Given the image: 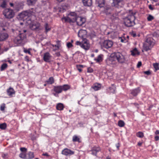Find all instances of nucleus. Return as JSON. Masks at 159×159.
Returning <instances> with one entry per match:
<instances>
[{
  "instance_id": "nucleus-1",
  "label": "nucleus",
  "mask_w": 159,
  "mask_h": 159,
  "mask_svg": "<svg viewBox=\"0 0 159 159\" xmlns=\"http://www.w3.org/2000/svg\"><path fill=\"white\" fill-rule=\"evenodd\" d=\"M157 35V34L155 33L152 34L146 37L143 43V50L146 51H148L151 49L155 43V40L153 37Z\"/></svg>"
},
{
  "instance_id": "nucleus-2",
  "label": "nucleus",
  "mask_w": 159,
  "mask_h": 159,
  "mask_svg": "<svg viewBox=\"0 0 159 159\" xmlns=\"http://www.w3.org/2000/svg\"><path fill=\"white\" fill-rule=\"evenodd\" d=\"M134 14L135 13L132 12L131 14H130L127 17L124 18V23L125 26L127 27H131L135 24L134 21L135 19Z\"/></svg>"
},
{
  "instance_id": "nucleus-3",
  "label": "nucleus",
  "mask_w": 159,
  "mask_h": 159,
  "mask_svg": "<svg viewBox=\"0 0 159 159\" xmlns=\"http://www.w3.org/2000/svg\"><path fill=\"white\" fill-rule=\"evenodd\" d=\"M26 31L25 30H23L22 31H18L19 35L14 39V42L16 43H21L22 41L26 38V36L25 34Z\"/></svg>"
},
{
  "instance_id": "nucleus-4",
  "label": "nucleus",
  "mask_w": 159,
  "mask_h": 159,
  "mask_svg": "<svg viewBox=\"0 0 159 159\" xmlns=\"http://www.w3.org/2000/svg\"><path fill=\"white\" fill-rule=\"evenodd\" d=\"M33 14V13L30 11H26L23 12L20 15V17L23 19L24 20H25L27 23L28 20H31L30 17Z\"/></svg>"
},
{
  "instance_id": "nucleus-5",
  "label": "nucleus",
  "mask_w": 159,
  "mask_h": 159,
  "mask_svg": "<svg viewBox=\"0 0 159 159\" xmlns=\"http://www.w3.org/2000/svg\"><path fill=\"white\" fill-rule=\"evenodd\" d=\"M70 87L69 85L67 84H65L62 86H54V91L56 93H59L63 91H66L69 89Z\"/></svg>"
},
{
  "instance_id": "nucleus-6",
  "label": "nucleus",
  "mask_w": 159,
  "mask_h": 159,
  "mask_svg": "<svg viewBox=\"0 0 159 159\" xmlns=\"http://www.w3.org/2000/svg\"><path fill=\"white\" fill-rule=\"evenodd\" d=\"M116 58L115 53L111 54L107 60V64L109 65H114L116 63Z\"/></svg>"
},
{
  "instance_id": "nucleus-7",
  "label": "nucleus",
  "mask_w": 159,
  "mask_h": 159,
  "mask_svg": "<svg viewBox=\"0 0 159 159\" xmlns=\"http://www.w3.org/2000/svg\"><path fill=\"white\" fill-rule=\"evenodd\" d=\"M3 14L6 18L10 19L12 18L14 15L13 11L11 9H5L3 12Z\"/></svg>"
},
{
  "instance_id": "nucleus-8",
  "label": "nucleus",
  "mask_w": 159,
  "mask_h": 159,
  "mask_svg": "<svg viewBox=\"0 0 159 159\" xmlns=\"http://www.w3.org/2000/svg\"><path fill=\"white\" fill-rule=\"evenodd\" d=\"M27 23L30 25V28L33 30L38 29L40 26V24L37 22H32L31 20H28Z\"/></svg>"
},
{
  "instance_id": "nucleus-9",
  "label": "nucleus",
  "mask_w": 159,
  "mask_h": 159,
  "mask_svg": "<svg viewBox=\"0 0 159 159\" xmlns=\"http://www.w3.org/2000/svg\"><path fill=\"white\" fill-rule=\"evenodd\" d=\"M123 0H112L111 6L118 8L122 7L123 6Z\"/></svg>"
},
{
  "instance_id": "nucleus-10",
  "label": "nucleus",
  "mask_w": 159,
  "mask_h": 159,
  "mask_svg": "<svg viewBox=\"0 0 159 159\" xmlns=\"http://www.w3.org/2000/svg\"><path fill=\"white\" fill-rule=\"evenodd\" d=\"M116 57L117 60L120 63H125L126 61L125 57L119 52L115 53Z\"/></svg>"
},
{
  "instance_id": "nucleus-11",
  "label": "nucleus",
  "mask_w": 159,
  "mask_h": 159,
  "mask_svg": "<svg viewBox=\"0 0 159 159\" xmlns=\"http://www.w3.org/2000/svg\"><path fill=\"white\" fill-rule=\"evenodd\" d=\"M75 44L77 45H80L85 50H88L90 47V45L86 41H85L83 43H81L79 41H77Z\"/></svg>"
},
{
  "instance_id": "nucleus-12",
  "label": "nucleus",
  "mask_w": 159,
  "mask_h": 159,
  "mask_svg": "<svg viewBox=\"0 0 159 159\" xmlns=\"http://www.w3.org/2000/svg\"><path fill=\"white\" fill-rule=\"evenodd\" d=\"M113 45L112 41L109 40H104L102 43V46L106 49H108L112 47Z\"/></svg>"
},
{
  "instance_id": "nucleus-13",
  "label": "nucleus",
  "mask_w": 159,
  "mask_h": 159,
  "mask_svg": "<svg viewBox=\"0 0 159 159\" xmlns=\"http://www.w3.org/2000/svg\"><path fill=\"white\" fill-rule=\"evenodd\" d=\"M113 22L117 23L119 21L118 13H115L112 14L109 17Z\"/></svg>"
},
{
  "instance_id": "nucleus-14",
  "label": "nucleus",
  "mask_w": 159,
  "mask_h": 159,
  "mask_svg": "<svg viewBox=\"0 0 159 159\" xmlns=\"http://www.w3.org/2000/svg\"><path fill=\"white\" fill-rule=\"evenodd\" d=\"M85 21L86 20L84 18L79 16H78L76 18L75 20L77 25L79 26L82 25L85 22Z\"/></svg>"
},
{
  "instance_id": "nucleus-15",
  "label": "nucleus",
  "mask_w": 159,
  "mask_h": 159,
  "mask_svg": "<svg viewBox=\"0 0 159 159\" xmlns=\"http://www.w3.org/2000/svg\"><path fill=\"white\" fill-rule=\"evenodd\" d=\"M61 153L62 154L67 156L74 154V152L67 148H65L62 151Z\"/></svg>"
},
{
  "instance_id": "nucleus-16",
  "label": "nucleus",
  "mask_w": 159,
  "mask_h": 159,
  "mask_svg": "<svg viewBox=\"0 0 159 159\" xmlns=\"http://www.w3.org/2000/svg\"><path fill=\"white\" fill-rule=\"evenodd\" d=\"M77 17L68 16L67 17H64L63 19L65 20L70 23H74L76 20Z\"/></svg>"
},
{
  "instance_id": "nucleus-17",
  "label": "nucleus",
  "mask_w": 159,
  "mask_h": 159,
  "mask_svg": "<svg viewBox=\"0 0 159 159\" xmlns=\"http://www.w3.org/2000/svg\"><path fill=\"white\" fill-rule=\"evenodd\" d=\"M87 34L86 31L85 30H80L78 33V36L79 37L83 38Z\"/></svg>"
},
{
  "instance_id": "nucleus-18",
  "label": "nucleus",
  "mask_w": 159,
  "mask_h": 159,
  "mask_svg": "<svg viewBox=\"0 0 159 159\" xmlns=\"http://www.w3.org/2000/svg\"><path fill=\"white\" fill-rule=\"evenodd\" d=\"M83 2L85 6L90 7L92 4V0H83Z\"/></svg>"
},
{
  "instance_id": "nucleus-19",
  "label": "nucleus",
  "mask_w": 159,
  "mask_h": 159,
  "mask_svg": "<svg viewBox=\"0 0 159 159\" xmlns=\"http://www.w3.org/2000/svg\"><path fill=\"white\" fill-rule=\"evenodd\" d=\"M50 58L51 56L48 52L45 53L43 57V60L46 62H49Z\"/></svg>"
},
{
  "instance_id": "nucleus-20",
  "label": "nucleus",
  "mask_w": 159,
  "mask_h": 159,
  "mask_svg": "<svg viewBox=\"0 0 159 159\" xmlns=\"http://www.w3.org/2000/svg\"><path fill=\"white\" fill-rule=\"evenodd\" d=\"M8 37V35L6 33H2L0 34V41H2Z\"/></svg>"
},
{
  "instance_id": "nucleus-21",
  "label": "nucleus",
  "mask_w": 159,
  "mask_h": 159,
  "mask_svg": "<svg viewBox=\"0 0 159 159\" xmlns=\"http://www.w3.org/2000/svg\"><path fill=\"white\" fill-rule=\"evenodd\" d=\"M101 88V84H96L92 87V88L94 89L95 91H97L99 90Z\"/></svg>"
},
{
  "instance_id": "nucleus-22",
  "label": "nucleus",
  "mask_w": 159,
  "mask_h": 159,
  "mask_svg": "<svg viewBox=\"0 0 159 159\" xmlns=\"http://www.w3.org/2000/svg\"><path fill=\"white\" fill-rule=\"evenodd\" d=\"M139 92L140 90L139 88H137L133 90L131 92V94L134 96H136Z\"/></svg>"
},
{
  "instance_id": "nucleus-23",
  "label": "nucleus",
  "mask_w": 159,
  "mask_h": 159,
  "mask_svg": "<svg viewBox=\"0 0 159 159\" xmlns=\"http://www.w3.org/2000/svg\"><path fill=\"white\" fill-rule=\"evenodd\" d=\"M7 92L8 95L11 96L15 93V91L13 88H10L7 90Z\"/></svg>"
},
{
  "instance_id": "nucleus-24",
  "label": "nucleus",
  "mask_w": 159,
  "mask_h": 159,
  "mask_svg": "<svg viewBox=\"0 0 159 159\" xmlns=\"http://www.w3.org/2000/svg\"><path fill=\"white\" fill-rule=\"evenodd\" d=\"M34 153L30 152L26 154V159H31L34 158Z\"/></svg>"
},
{
  "instance_id": "nucleus-25",
  "label": "nucleus",
  "mask_w": 159,
  "mask_h": 159,
  "mask_svg": "<svg viewBox=\"0 0 159 159\" xmlns=\"http://www.w3.org/2000/svg\"><path fill=\"white\" fill-rule=\"evenodd\" d=\"M111 9L109 8H107L105 10V13L108 18L112 14L111 13Z\"/></svg>"
},
{
  "instance_id": "nucleus-26",
  "label": "nucleus",
  "mask_w": 159,
  "mask_h": 159,
  "mask_svg": "<svg viewBox=\"0 0 159 159\" xmlns=\"http://www.w3.org/2000/svg\"><path fill=\"white\" fill-rule=\"evenodd\" d=\"M56 108L57 110H62L64 108L63 104L61 103H59L57 105Z\"/></svg>"
},
{
  "instance_id": "nucleus-27",
  "label": "nucleus",
  "mask_w": 159,
  "mask_h": 159,
  "mask_svg": "<svg viewBox=\"0 0 159 159\" xmlns=\"http://www.w3.org/2000/svg\"><path fill=\"white\" fill-rule=\"evenodd\" d=\"M37 0H27V4L29 5H32L34 4Z\"/></svg>"
},
{
  "instance_id": "nucleus-28",
  "label": "nucleus",
  "mask_w": 159,
  "mask_h": 159,
  "mask_svg": "<svg viewBox=\"0 0 159 159\" xmlns=\"http://www.w3.org/2000/svg\"><path fill=\"white\" fill-rule=\"evenodd\" d=\"M131 54L133 56H135L136 55H139V54L137 49L136 48H135L133 50L131 51Z\"/></svg>"
},
{
  "instance_id": "nucleus-29",
  "label": "nucleus",
  "mask_w": 159,
  "mask_h": 159,
  "mask_svg": "<svg viewBox=\"0 0 159 159\" xmlns=\"http://www.w3.org/2000/svg\"><path fill=\"white\" fill-rule=\"evenodd\" d=\"M7 67V65L6 63H4L1 66L0 70L2 71L4 70Z\"/></svg>"
},
{
  "instance_id": "nucleus-30",
  "label": "nucleus",
  "mask_w": 159,
  "mask_h": 159,
  "mask_svg": "<svg viewBox=\"0 0 159 159\" xmlns=\"http://www.w3.org/2000/svg\"><path fill=\"white\" fill-rule=\"evenodd\" d=\"M48 84H52L54 82V79L52 77H50L47 81Z\"/></svg>"
},
{
  "instance_id": "nucleus-31",
  "label": "nucleus",
  "mask_w": 159,
  "mask_h": 159,
  "mask_svg": "<svg viewBox=\"0 0 159 159\" xmlns=\"http://www.w3.org/2000/svg\"><path fill=\"white\" fill-rule=\"evenodd\" d=\"M44 27L46 33L50 30L51 28L47 23H45Z\"/></svg>"
},
{
  "instance_id": "nucleus-32",
  "label": "nucleus",
  "mask_w": 159,
  "mask_h": 159,
  "mask_svg": "<svg viewBox=\"0 0 159 159\" xmlns=\"http://www.w3.org/2000/svg\"><path fill=\"white\" fill-rule=\"evenodd\" d=\"M19 157L21 158L26 159V154L25 152H22L20 154Z\"/></svg>"
},
{
  "instance_id": "nucleus-33",
  "label": "nucleus",
  "mask_w": 159,
  "mask_h": 159,
  "mask_svg": "<svg viewBox=\"0 0 159 159\" xmlns=\"http://www.w3.org/2000/svg\"><path fill=\"white\" fill-rule=\"evenodd\" d=\"M118 125L120 127H123L124 126L125 123L123 120H120L118 122Z\"/></svg>"
},
{
  "instance_id": "nucleus-34",
  "label": "nucleus",
  "mask_w": 159,
  "mask_h": 159,
  "mask_svg": "<svg viewBox=\"0 0 159 159\" xmlns=\"http://www.w3.org/2000/svg\"><path fill=\"white\" fill-rule=\"evenodd\" d=\"M95 60L96 61V62H100L102 61V58L101 56V55H99L97 58H95Z\"/></svg>"
},
{
  "instance_id": "nucleus-35",
  "label": "nucleus",
  "mask_w": 159,
  "mask_h": 159,
  "mask_svg": "<svg viewBox=\"0 0 159 159\" xmlns=\"http://www.w3.org/2000/svg\"><path fill=\"white\" fill-rule=\"evenodd\" d=\"M136 136L138 137L142 138L143 137L144 135L143 133L139 132L136 134Z\"/></svg>"
},
{
  "instance_id": "nucleus-36",
  "label": "nucleus",
  "mask_w": 159,
  "mask_h": 159,
  "mask_svg": "<svg viewBox=\"0 0 159 159\" xmlns=\"http://www.w3.org/2000/svg\"><path fill=\"white\" fill-rule=\"evenodd\" d=\"M7 125L5 123H3L0 124V129H4L6 128Z\"/></svg>"
},
{
  "instance_id": "nucleus-37",
  "label": "nucleus",
  "mask_w": 159,
  "mask_h": 159,
  "mask_svg": "<svg viewBox=\"0 0 159 159\" xmlns=\"http://www.w3.org/2000/svg\"><path fill=\"white\" fill-rule=\"evenodd\" d=\"M73 141L74 142L78 141L80 142L79 138L76 136H74L73 137Z\"/></svg>"
},
{
  "instance_id": "nucleus-38",
  "label": "nucleus",
  "mask_w": 159,
  "mask_h": 159,
  "mask_svg": "<svg viewBox=\"0 0 159 159\" xmlns=\"http://www.w3.org/2000/svg\"><path fill=\"white\" fill-rule=\"evenodd\" d=\"M153 66L156 71L159 69V64L157 63H154Z\"/></svg>"
},
{
  "instance_id": "nucleus-39",
  "label": "nucleus",
  "mask_w": 159,
  "mask_h": 159,
  "mask_svg": "<svg viewBox=\"0 0 159 159\" xmlns=\"http://www.w3.org/2000/svg\"><path fill=\"white\" fill-rule=\"evenodd\" d=\"M109 89L111 91V92L114 93L116 90V88L114 86H112V87H110Z\"/></svg>"
},
{
  "instance_id": "nucleus-40",
  "label": "nucleus",
  "mask_w": 159,
  "mask_h": 159,
  "mask_svg": "<svg viewBox=\"0 0 159 159\" xmlns=\"http://www.w3.org/2000/svg\"><path fill=\"white\" fill-rule=\"evenodd\" d=\"M92 150L94 151L95 152H96V153H97V152L100 151V148L99 147H94L93 148Z\"/></svg>"
},
{
  "instance_id": "nucleus-41",
  "label": "nucleus",
  "mask_w": 159,
  "mask_h": 159,
  "mask_svg": "<svg viewBox=\"0 0 159 159\" xmlns=\"http://www.w3.org/2000/svg\"><path fill=\"white\" fill-rule=\"evenodd\" d=\"M83 67V66L82 65H76L77 68L80 72H81L82 71V70L81 69V67Z\"/></svg>"
},
{
  "instance_id": "nucleus-42",
  "label": "nucleus",
  "mask_w": 159,
  "mask_h": 159,
  "mask_svg": "<svg viewBox=\"0 0 159 159\" xmlns=\"http://www.w3.org/2000/svg\"><path fill=\"white\" fill-rule=\"evenodd\" d=\"M154 17L151 15H149L147 17L148 21H151L154 19Z\"/></svg>"
},
{
  "instance_id": "nucleus-43",
  "label": "nucleus",
  "mask_w": 159,
  "mask_h": 159,
  "mask_svg": "<svg viewBox=\"0 0 159 159\" xmlns=\"http://www.w3.org/2000/svg\"><path fill=\"white\" fill-rule=\"evenodd\" d=\"M68 16L77 17L76 13L74 12L70 13Z\"/></svg>"
},
{
  "instance_id": "nucleus-44",
  "label": "nucleus",
  "mask_w": 159,
  "mask_h": 159,
  "mask_svg": "<svg viewBox=\"0 0 159 159\" xmlns=\"http://www.w3.org/2000/svg\"><path fill=\"white\" fill-rule=\"evenodd\" d=\"M100 0L101 1V0ZM102 2L101 3H99L98 5V6L100 7H103L104 4V1L103 0H102Z\"/></svg>"
},
{
  "instance_id": "nucleus-45",
  "label": "nucleus",
  "mask_w": 159,
  "mask_h": 159,
  "mask_svg": "<svg viewBox=\"0 0 159 159\" xmlns=\"http://www.w3.org/2000/svg\"><path fill=\"white\" fill-rule=\"evenodd\" d=\"M57 48H56L55 49V50H57L59 49V48L61 46V44H60V41H58L57 42Z\"/></svg>"
},
{
  "instance_id": "nucleus-46",
  "label": "nucleus",
  "mask_w": 159,
  "mask_h": 159,
  "mask_svg": "<svg viewBox=\"0 0 159 159\" xmlns=\"http://www.w3.org/2000/svg\"><path fill=\"white\" fill-rule=\"evenodd\" d=\"M5 107V104L3 103L1 105L0 107V110L1 111H3L4 110Z\"/></svg>"
},
{
  "instance_id": "nucleus-47",
  "label": "nucleus",
  "mask_w": 159,
  "mask_h": 159,
  "mask_svg": "<svg viewBox=\"0 0 159 159\" xmlns=\"http://www.w3.org/2000/svg\"><path fill=\"white\" fill-rule=\"evenodd\" d=\"M66 45L68 48H70L72 46V44L70 42L67 43Z\"/></svg>"
},
{
  "instance_id": "nucleus-48",
  "label": "nucleus",
  "mask_w": 159,
  "mask_h": 159,
  "mask_svg": "<svg viewBox=\"0 0 159 159\" xmlns=\"http://www.w3.org/2000/svg\"><path fill=\"white\" fill-rule=\"evenodd\" d=\"M93 71V69L91 68H89L88 69L87 72H88L92 73Z\"/></svg>"
},
{
  "instance_id": "nucleus-49",
  "label": "nucleus",
  "mask_w": 159,
  "mask_h": 159,
  "mask_svg": "<svg viewBox=\"0 0 159 159\" xmlns=\"http://www.w3.org/2000/svg\"><path fill=\"white\" fill-rule=\"evenodd\" d=\"M1 7H3L5 8L6 7V3L5 2H3L2 3L1 5Z\"/></svg>"
},
{
  "instance_id": "nucleus-50",
  "label": "nucleus",
  "mask_w": 159,
  "mask_h": 159,
  "mask_svg": "<svg viewBox=\"0 0 159 159\" xmlns=\"http://www.w3.org/2000/svg\"><path fill=\"white\" fill-rule=\"evenodd\" d=\"M20 150L21 151L25 152L26 151V149L24 148H20Z\"/></svg>"
},
{
  "instance_id": "nucleus-51",
  "label": "nucleus",
  "mask_w": 159,
  "mask_h": 159,
  "mask_svg": "<svg viewBox=\"0 0 159 159\" xmlns=\"http://www.w3.org/2000/svg\"><path fill=\"white\" fill-rule=\"evenodd\" d=\"M144 73L148 75H149L150 74L151 72L149 71H147L144 72Z\"/></svg>"
},
{
  "instance_id": "nucleus-52",
  "label": "nucleus",
  "mask_w": 159,
  "mask_h": 159,
  "mask_svg": "<svg viewBox=\"0 0 159 159\" xmlns=\"http://www.w3.org/2000/svg\"><path fill=\"white\" fill-rule=\"evenodd\" d=\"M142 65V63L141 61H139L137 65L138 68H139Z\"/></svg>"
},
{
  "instance_id": "nucleus-53",
  "label": "nucleus",
  "mask_w": 159,
  "mask_h": 159,
  "mask_svg": "<svg viewBox=\"0 0 159 159\" xmlns=\"http://www.w3.org/2000/svg\"><path fill=\"white\" fill-rule=\"evenodd\" d=\"M131 35L133 36V37H134L136 36V33L134 32H132L130 33Z\"/></svg>"
},
{
  "instance_id": "nucleus-54",
  "label": "nucleus",
  "mask_w": 159,
  "mask_h": 159,
  "mask_svg": "<svg viewBox=\"0 0 159 159\" xmlns=\"http://www.w3.org/2000/svg\"><path fill=\"white\" fill-rule=\"evenodd\" d=\"M8 49V48H4V49H2V52H3V51H7Z\"/></svg>"
},
{
  "instance_id": "nucleus-55",
  "label": "nucleus",
  "mask_w": 159,
  "mask_h": 159,
  "mask_svg": "<svg viewBox=\"0 0 159 159\" xmlns=\"http://www.w3.org/2000/svg\"><path fill=\"white\" fill-rule=\"evenodd\" d=\"M97 153H96V152H95L94 151H93V150H92V154L93 155H95L96 156Z\"/></svg>"
},
{
  "instance_id": "nucleus-56",
  "label": "nucleus",
  "mask_w": 159,
  "mask_h": 159,
  "mask_svg": "<svg viewBox=\"0 0 159 159\" xmlns=\"http://www.w3.org/2000/svg\"><path fill=\"white\" fill-rule=\"evenodd\" d=\"M149 8L150 9L152 10H153L154 9V8L151 5H150L149 6Z\"/></svg>"
},
{
  "instance_id": "nucleus-57",
  "label": "nucleus",
  "mask_w": 159,
  "mask_h": 159,
  "mask_svg": "<svg viewBox=\"0 0 159 159\" xmlns=\"http://www.w3.org/2000/svg\"><path fill=\"white\" fill-rule=\"evenodd\" d=\"M155 139L156 141H158L159 140V137L158 136H156L155 137Z\"/></svg>"
},
{
  "instance_id": "nucleus-58",
  "label": "nucleus",
  "mask_w": 159,
  "mask_h": 159,
  "mask_svg": "<svg viewBox=\"0 0 159 159\" xmlns=\"http://www.w3.org/2000/svg\"><path fill=\"white\" fill-rule=\"evenodd\" d=\"M7 153L6 154H3L2 155V156L3 158H5L7 156Z\"/></svg>"
},
{
  "instance_id": "nucleus-59",
  "label": "nucleus",
  "mask_w": 159,
  "mask_h": 159,
  "mask_svg": "<svg viewBox=\"0 0 159 159\" xmlns=\"http://www.w3.org/2000/svg\"><path fill=\"white\" fill-rule=\"evenodd\" d=\"M43 155L44 156H49V155L47 153H43Z\"/></svg>"
},
{
  "instance_id": "nucleus-60",
  "label": "nucleus",
  "mask_w": 159,
  "mask_h": 159,
  "mask_svg": "<svg viewBox=\"0 0 159 159\" xmlns=\"http://www.w3.org/2000/svg\"><path fill=\"white\" fill-rule=\"evenodd\" d=\"M24 52L25 53H28L29 54L30 53V52L29 51H28L27 50H24Z\"/></svg>"
},
{
  "instance_id": "nucleus-61",
  "label": "nucleus",
  "mask_w": 159,
  "mask_h": 159,
  "mask_svg": "<svg viewBox=\"0 0 159 159\" xmlns=\"http://www.w3.org/2000/svg\"><path fill=\"white\" fill-rule=\"evenodd\" d=\"M155 134H159V130H156L155 132Z\"/></svg>"
},
{
  "instance_id": "nucleus-62",
  "label": "nucleus",
  "mask_w": 159,
  "mask_h": 159,
  "mask_svg": "<svg viewBox=\"0 0 159 159\" xmlns=\"http://www.w3.org/2000/svg\"><path fill=\"white\" fill-rule=\"evenodd\" d=\"M116 148H117V149H119V148L120 147L119 144L118 143H117V144H116Z\"/></svg>"
},
{
  "instance_id": "nucleus-63",
  "label": "nucleus",
  "mask_w": 159,
  "mask_h": 159,
  "mask_svg": "<svg viewBox=\"0 0 159 159\" xmlns=\"http://www.w3.org/2000/svg\"><path fill=\"white\" fill-rule=\"evenodd\" d=\"M142 142H139L138 143V145L139 146H141V145H142Z\"/></svg>"
},
{
  "instance_id": "nucleus-64",
  "label": "nucleus",
  "mask_w": 159,
  "mask_h": 159,
  "mask_svg": "<svg viewBox=\"0 0 159 159\" xmlns=\"http://www.w3.org/2000/svg\"><path fill=\"white\" fill-rule=\"evenodd\" d=\"M58 2H62V1H64V0H57Z\"/></svg>"
}]
</instances>
